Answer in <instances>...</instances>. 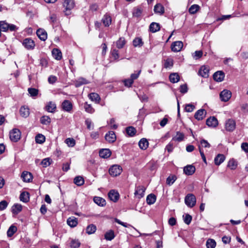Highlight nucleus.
<instances>
[{"instance_id": "nucleus-2", "label": "nucleus", "mask_w": 248, "mask_h": 248, "mask_svg": "<svg viewBox=\"0 0 248 248\" xmlns=\"http://www.w3.org/2000/svg\"><path fill=\"white\" fill-rule=\"evenodd\" d=\"M63 5L65 8V14L66 15H69L71 14V10L75 6L74 0H64Z\"/></svg>"}, {"instance_id": "nucleus-47", "label": "nucleus", "mask_w": 248, "mask_h": 248, "mask_svg": "<svg viewBox=\"0 0 248 248\" xmlns=\"http://www.w3.org/2000/svg\"><path fill=\"white\" fill-rule=\"evenodd\" d=\"M9 24L5 21H0V30L2 31H8Z\"/></svg>"}, {"instance_id": "nucleus-35", "label": "nucleus", "mask_w": 248, "mask_h": 248, "mask_svg": "<svg viewBox=\"0 0 248 248\" xmlns=\"http://www.w3.org/2000/svg\"><path fill=\"white\" fill-rule=\"evenodd\" d=\"M22 209V206L20 204H15L12 208V211L13 214H17L21 211Z\"/></svg>"}, {"instance_id": "nucleus-37", "label": "nucleus", "mask_w": 248, "mask_h": 248, "mask_svg": "<svg viewBox=\"0 0 248 248\" xmlns=\"http://www.w3.org/2000/svg\"><path fill=\"white\" fill-rule=\"evenodd\" d=\"M40 123L44 125H49L51 123V119L48 116H43L40 118Z\"/></svg>"}, {"instance_id": "nucleus-13", "label": "nucleus", "mask_w": 248, "mask_h": 248, "mask_svg": "<svg viewBox=\"0 0 248 248\" xmlns=\"http://www.w3.org/2000/svg\"><path fill=\"white\" fill-rule=\"evenodd\" d=\"M225 77V74L223 72L218 71L215 72L213 75V78L217 82H221L223 80Z\"/></svg>"}, {"instance_id": "nucleus-15", "label": "nucleus", "mask_w": 248, "mask_h": 248, "mask_svg": "<svg viewBox=\"0 0 248 248\" xmlns=\"http://www.w3.org/2000/svg\"><path fill=\"white\" fill-rule=\"evenodd\" d=\"M45 109L48 112L54 113L56 109V105L54 102L50 101L46 105Z\"/></svg>"}, {"instance_id": "nucleus-25", "label": "nucleus", "mask_w": 248, "mask_h": 248, "mask_svg": "<svg viewBox=\"0 0 248 248\" xmlns=\"http://www.w3.org/2000/svg\"><path fill=\"white\" fill-rule=\"evenodd\" d=\"M94 202L99 206H104L106 204V201L104 199L100 197H94L93 198Z\"/></svg>"}, {"instance_id": "nucleus-39", "label": "nucleus", "mask_w": 248, "mask_h": 248, "mask_svg": "<svg viewBox=\"0 0 248 248\" xmlns=\"http://www.w3.org/2000/svg\"><path fill=\"white\" fill-rule=\"evenodd\" d=\"M184 139V134L180 132H177L175 136L172 138V140L178 142L182 141Z\"/></svg>"}, {"instance_id": "nucleus-62", "label": "nucleus", "mask_w": 248, "mask_h": 248, "mask_svg": "<svg viewBox=\"0 0 248 248\" xmlns=\"http://www.w3.org/2000/svg\"><path fill=\"white\" fill-rule=\"evenodd\" d=\"M202 56V50L196 51L193 55V58L197 60L200 58Z\"/></svg>"}, {"instance_id": "nucleus-24", "label": "nucleus", "mask_w": 248, "mask_h": 248, "mask_svg": "<svg viewBox=\"0 0 248 248\" xmlns=\"http://www.w3.org/2000/svg\"><path fill=\"white\" fill-rule=\"evenodd\" d=\"M225 157L222 154H218L214 159L215 164L216 165H219L225 160Z\"/></svg>"}, {"instance_id": "nucleus-32", "label": "nucleus", "mask_w": 248, "mask_h": 248, "mask_svg": "<svg viewBox=\"0 0 248 248\" xmlns=\"http://www.w3.org/2000/svg\"><path fill=\"white\" fill-rule=\"evenodd\" d=\"M89 83L87 79L83 78H78L75 83L76 87H79L80 86Z\"/></svg>"}, {"instance_id": "nucleus-1", "label": "nucleus", "mask_w": 248, "mask_h": 248, "mask_svg": "<svg viewBox=\"0 0 248 248\" xmlns=\"http://www.w3.org/2000/svg\"><path fill=\"white\" fill-rule=\"evenodd\" d=\"M185 202L189 207L192 208L195 206L196 202V199L193 194H188L185 198Z\"/></svg>"}, {"instance_id": "nucleus-7", "label": "nucleus", "mask_w": 248, "mask_h": 248, "mask_svg": "<svg viewBox=\"0 0 248 248\" xmlns=\"http://www.w3.org/2000/svg\"><path fill=\"white\" fill-rule=\"evenodd\" d=\"M62 107L64 111L70 112L73 108V105L70 101L65 100L62 103Z\"/></svg>"}, {"instance_id": "nucleus-64", "label": "nucleus", "mask_w": 248, "mask_h": 248, "mask_svg": "<svg viewBox=\"0 0 248 248\" xmlns=\"http://www.w3.org/2000/svg\"><path fill=\"white\" fill-rule=\"evenodd\" d=\"M112 57L115 59L117 60L119 58V51L115 49H113L111 51Z\"/></svg>"}, {"instance_id": "nucleus-50", "label": "nucleus", "mask_w": 248, "mask_h": 248, "mask_svg": "<svg viewBox=\"0 0 248 248\" xmlns=\"http://www.w3.org/2000/svg\"><path fill=\"white\" fill-rule=\"evenodd\" d=\"M96 230V226L93 224L89 225L86 228V232L87 233L91 234L93 233Z\"/></svg>"}, {"instance_id": "nucleus-28", "label": "nucleus", "mask_w": 248, "mask_h": 248, "mask_svg": "<svg viewBox=\"0 0 248 248\" xmlns=\"http://www.w3.org/2000/svg\"><path fill=\"white\" fill-rule=\"evenodd\" d=\"M53 57L57 60H60L62 58V53L58 48H54L52 51Z\"/></svg>"}, {"instance_id": "nucleus-49", "label": "nucleus", "mask_w": 248, "mask_h": 248, "mask_svg": "<svg viewBox=\"0 0 248 248\" xmlns=\"http://www.w3.org/2000/svg\"><path fill=\"white\" fill-rule=\"evenodd\" d=\"M176 179L177 178L175 175H170L167 178L166 183L167 185L170 186L174 183Z\"/></svg>"}, {"instance_id": "nucleus-60", "label": "nucleus", "mask_w": 248, "mask_h": 248, "mask_svg": "<svg viewBox=\"0 0 248 248\" xmlns=\"http://www.w3.org/2000/svg\"><path fill=\"white\" fill-rule=\"evenodd\" d=\"M187 91H188V88H187V86L186 84H184L181 85L180 86V92L182 93H183V94L186 93L187 92Z\"/></svg>"}, {"instance_id": "nucleus-52", "label": "nucleus", "mask_w": 248, "mask_h": 248, "mask_svg": "<svg viewBox=\"0 0 248 248\" xmlns=\"http://www.w3.org/2000/svg\"><path fill=\"white\" fill-rule=\"evenodd\" d=\"M173 64V60L171 58H168L165 61L164 66L165 68H170L172 67Z\"/></svg>"}, {"instance_id": "nucleus-51", "label": "nucleus", "mask_w": 248, "mask_h": 248, "mask_svg": "<svg viewBox=\"0 0 248 248\" xmlns=\"http://www.w3.org/2000/svg\"><path fill=\"white\" fill-rule=\"evenodd\" d=\"M17 231V228L14 225H11L8 229L7 234L8 236H12Z\"/></svg>"}, {"instance_id": "nucleus-20", "label": "nucleus", "mask_w": 248, "mask_h": 248, "mask_svg": "<svg viewBox=\"0 0 248 248\" xmlns=\"http://www.w3.org/2000/svg\"><path fill=\"white\" fill-rule=\"evenodd\" d=\"M199 75L203 78L209 76V69L205 66H202L199 71Z\"/></svg>"}, {"instance_id": "nucleus-10", "label": "nucleus", "mask_w": 248, "mask_h": 248, "mask_svg": "<svg viewBox=\"0 0 248 248\" xmlns=\"http://www.w3.org/2000/svg\"><path fill=\"white\" fill-rule=\"evenodd\" d=\"M119 193L115 190H111L108 193V196L109 199L114 202H116L119 198Z\"/></svg>"}, {"instance_id": "nucleus-3", "label": "nucleus", "mask_w": 248, "mask_h": 248, "mask_svg": "<svg viewBox=\"0 0 248 248\" xmlns=\"http://www.w3.org/2000/svg\"><path fill=\"white\" fill-rule=\"evenodd\" d=\"M10 140L13 142H17L21 137V132L17 128H14L10 132Z\"/></svg>"}, {"instance_id": "nucleus-56", "label": "nucleus", "mask_w": 248, "mask_h": 248, "mask_svg": "<svg viewBox=\"0 0 248 248\" xmlns=\"http://www.w3.org/2000/svg\"><path fill=\"white\" fill-rule=\"evenodd\" d=\"M28 91L32 97L37 96L38 93V90L35 88H30L28 89Z\"/></svg>"}, {"instance_id": "nucleus-23", "label": "nucleus", "mask_w": 248, "mask_h": 248, "mask_svg": "<svg viewBox=\"0 0 248 248\" xmlns=\"http://www.w3.org/2000/svg\"><path fill=\"white\" fill-rule=\"evenodd\" d=\"M102 22L105 26H109L111 23V16L108 14H105L102 19Z\"/></svg>"}, {"instance_id": "nucleus-43", "label": "nucleus", "mask_w": 248, "mask_h": 248, "mask_svg": "<svg viewBox=\"0 0 248 248\" xmlns=\"http://www.w3.org/2000/svg\"><path fill=\"white\" fill-rule=\"evenodd\" d=\"M237 166V162L234 159L230 160L228 163V167L231 170H235Z\"/></svg>"}, {"instance_id": "nucleus-59", "label": "nucleus", "mask_w": 248, "mask_h": 248, "mask_svg": "<svg viewBox=\"0 0 248 248\" xmlns=\"http://www.w3.org/2000/svg\"><path fill=\"white\" fill-rule=\"evenodd\" d=\"M195 108V107L193 105L191 104H188L186 105L185 109L186 112H191L194 110Z\"/></svg>"}, {"instance_id": "nucleus-16", "label": "nucleus", "mask_w": 248, "mask_h": 248, "mask_svg": "<svg viewBox=\"0 0 248 248\" xmlns=\"http://www.w3.org/2000/svg\"><path fill=\"white\" fill-rule=\"evenodd\" d=\"M206 124L210 127H216L218 125V121L215 117H210L206 120Z\"/></svg>"}, {"instance_id": "nucleus-22", "label": "nucleus", "mask_w": 248, "mask_h": 248, "mask_svg": "<svg viewBox=\"0 0 248 248\" xmlns=\"http://www.w3.org/2000/svg\"><path fill=\"white\" fill-rule=\"evenodd\" d=\"M67 223L71 227H75L78 225V218L75 217H69L67 219Z\"/></svg>"}, {"instance_id": "nucleus-29", "label": "nucleus", "mask_w": 248, "mask_h": 248, "mask_svg": "<svg viewBox=\"0 0 248 248\" xmlns=\"http://www.w3.org/2000/svg\"><path fill=\"white\" fill-rule=\"evenodd\" d=\"M169 79L171 83H177L180 80V76L178 73H173L170 75Z\"/></svg>"}, {"instance_id": "nucleus-53", "label": "nucleus", "mask_w": 248, "mask_h": 248, "mask_svg": "<svg viewBox=\"0 0 248 248\" xmlns=\"http://www.w3.org/2000/svg\"><path fill=\"white\" fill-rule=\"evenodd\" d=\"M200 9V6L197 4H193L189 8V12L191 14H195Z\"/></svg>"}, {"instance_id": "nucleus-14", "label": "nucleus", "mask_w": 248, "mask_h": 248, "mask_svg": "<svg viewBox=\"0 0 248 248\" xmlns=\"http://www.w3.org/2000/svg\"><path fill=\"white\" fill-rule=\"evenodd\" d=\"M184 172L187 175H191L195 171V167L191 165H187L184 168Z\"/></svg>"}, {"instance_id": "nucleus-41", "label": "nucleus", "mask_w": 248, "mask_h": 248, "mask_svg": "<svg viewBox=\"0 0 248 248\" xmlns=\"http://www.w3.org/2000/svg\"><path fill=\"white\" fill-rule=\"evenodd\" d=\"M89 98L93 101H94L95 102H99L100 98L99 95L95 93H92L89 94Z\"/></svg>"}, {"instance_id": "nucleus-45", "label": "nucleus", "mask_w": 248, "mask_h": 248, "mask_svg": "<svg viewBox=\"0 0 248 248\" xmlns=\"http://www.w3.org/2000/svg\"><path fill=\"white\" fill-rule=\"evenodd\" d=\"M65 143L69 147H73L76 144L75 140L72 138H68L65 139Z\"/></svg>"}, {"instance_id": "nucleus-58", "label": "nucleus", "mask_w": 248, "mask_h": 248, "mask_svg": "<svg viewBox=\"0 0 248 248\" xmlns=\"http://www.w3.org/2000/svg\"><path fill=\"white\" fill-rule=\"evenodd\" d=\"M85 124L87 125V127L89 130L93 129V124L92 122V120L90 119H87L85 121Z\"/></svg>"}, {"instance_id": "nucleus-40", "label": "nucleus", "mask_w": 248, "mask_h": 248, "mask_svg": "<svg viewBox=\"0 0 248 248\" xmlns=\"http://www.w3.org/2000/svg\"><path fill=\"white\" fill-rule=\"evenodd\" d=\"M74 182L78 186H81L84 184V180L82 177L78 176L74 178Z\"/></svg>"}, {"instance_id": "nucleus-44", "label": "nucleus", "mask_w": 248, "mask_h": 248, "mask_svg": "<svg viewBox=\"0 0 248 248\" xmlns=\"http://www.w3.org/2000/svg\"><path fill=\"white\" fill-rule=\"evenodd\" d=\"M126 132L129 136L133 137L136 133V129L133 126H129L126 128Z\"/></svg>"}, {"instance_id": "nucleus-33", "label": "nucleus", "mask_w": 248, "mask_h": 248, "mask_svg": "<svg viewBox=\"0 0 248 248\" xmlns=\"http://www.w3.org/2000/svg\"><path fill=\"white\" fill-rule=\"evenodd\" d=\"M126 44L124 37H120L116 42V46L118 48H122Z\"/></svg>"}, {"instance_id": "nucleus-61", "label": "nucleus", "mask_w": 248, "mask_h": 248, "mask_svg": "<svg viewBox=\"0 0 248 248\" xmlns=\"http://www.w3.org/2000/svg\"><path fill=\"white\" fill-rule=\"evenodd\" d=\"M50 158H46L42 160L41 162V164L43 165V167H46L50 164Z\"/></svg>"}, {"instance_id": "nucleus-19", "label": "nucleus", "mask_w": 248, "mask_h": 248, "mask_svg": "<svg viewBox=\"0 0 248 248\" xmlns=\"http://www.w3.org/2000/svg\"><path fill=\"white\" fill-rule=\"evenodd\" d=\"M111 152L108 149H102L99 151V156L101 158H107L111 155Z\"/></svg>"}, {"instance_id": "nucleus-34", "label": "nucleus", "mask_w": 248, "mask_h": 248, "mask_svg": "<svg viewBox=\"0 0 248 248\" xmlns=\"http://www.w3.org/2000/svg\"><path fill=\"white\" fill-rule=\"evenodd\" d=\"M156 201V196L153 194L148 195L146 198V202L149 204H154Z\"/></svg>"}, {"instance_id": "nucleus-4", "label": "nucleus", "mask_w": 248, "mask_h": 248, "mask_svg": "<svg viewBox=\"0 0 248 248\" xmlns=\"http://www.w3.org/2000/svg\"><path fill=\"white\" fill-rule=\"evenodd\" d=\"M122 171V168L120 166L114 165L109 168V173L111 176L115 177L120 175Z\"/></svg>"}, {"instance_id": "nucleus-46", "label": "nucleus", "mask_w": 248, "mask_h": 248, "mask_svg": "<svg viewBox=\"0 0 248 248\" xmlns=\"http://www.w3.org/2000/svg\"><path fill=\"white\" fill-rule=\"evenodd\" d=\"M84 108L86 112L89 113H93L94 112V109L92 107V105L88 104L87 102L84 104Z\"/></svg>"}, {"instance_id": "nucleus-18", "label": "nucleus", "mask_w": 248, "mask_h": 248, "mask_svg": "<svg viewBox=\"0 0 248 248\" xmlns=\"http://www.w3.org/2000/svg\"><path fill=\"white\" fill-rule=\"evenodd\" d=\"M36 34L40 40L42 41H45L47 39V32L43 29L37 30Z\"/></svg>"}, {"instance_id": "nucleus-27", "label": "nucleus", "mask_w": 248, "mask_h": 248, "mask_svg": "<svg viewBox=\"0 0 248 248\" xmlns=\"http://www.w3.org/2000/svg\"><path fill=\"white\" fill-rule=\"evenodd\" d=\"M154 12L156 14L162 15L164 13V8L160 3L156 4L154 7Z\"/></svg>"}, {"instance_id": "nucleus-21", "label": "nucleus", "mask_w": 248, "mask_h": 248, "mask_svg": "<svg viewBox=\"0 0 248 248\" xmlns=\"http://www.w3.org/2000/svg\"><path fill=\"white\" fill-rule=\"evenodd\" d=\"M21 177L24 182H30L32 178V176L31 173L24 171L21 174Z\"/></svg>"}, {"instance_id": "nucleus-8", "label": "nucleus", "mask_w": 248, "mask_h": 248, "mask_svg": "<svg viewBox=\"0 0 248 248\" xmlns=\"http://www.w3.org/2000/svg\"><path fill=\"white\" fill-rule=\"evenodd\" d=\"M225 128L228 131H232L235 128V122L232 119L228 120L225 124Z\"/></svg>"}, {"instance_id": "nucleus-54", "label": "nucleus", "mask_w": 248, "mask_h": 248, "mask_svg": "<svg viewBox=\"0 0 248 248\" xmlns=\"http://www.w3.org/2000/svg\"><path fill=\"white\" fill-rule=\"evenodd\" d=\"M145 190V188L143 186H139L137 187V189L135 191V194H139L141 197H143L144 196V193Z\"/></svg>"}, {"instance_id": "nucleus-63", "label": "nucleus", "mask_w": 248, "mask_h": 248, "mask_svg": "<svg viewBox=\"0 0 248 248\" xmlns=\"http://www.w3.org/2000/svg\"><path fill=\"white\" fill-rule=\"evenodd\" d=\"M49 21L52 23H55L57 21V16L55 14H51L49 16Z\"/></svg>"}, {"instance_id": "nucleus-42", "label": "nucleus", "mask_w": 248, "mask_h": 248, "mask_svg": "<svg viewBox=\"0 0 248 248\" xmlns=\"http://www.w3.org/2000/svg\"><path fill=\"white\" fill-rule=\"evenodd\" d=\"M45 137L41 134H38L35 137V141L37 143H43L45 141Z\"/></svg>"}, {"instance_id": "nucleus-36", "label": "nucleus", "mask_w": 248, "mask_h": 248, "mask_svg": "<svg viewBox=\"0 0 248 248\" xmlns=\"http://www.w3.org/2000/svg\"><path fill=\"white\" fill-rule=\"evenodd\" d=\"M133 45L135 47H141L143 45L142 39L140 37H136L133 41Z\"/></svg>"}, {"instance_id": "nucleus-26", "label": "nucleus", "mask_w": 248, "mask_h": 248, "mask_svg": "<svg viewBox=\"0 0 248 248\" xmlns=\"http://www.w3.org/2000/svg\"><path fill=\"white\" fill-rule=\"evenodd\" d=\"M149 145V142L146 139L142 138L139 142V146L142 150H146Z\"/></svg>"}, {"instance_id": "nucleus-6", "label": "nucleus", "mask_w": 248, "mask_h": 248, "mask_svg": "<svg viewBox=\"0 0 248 248\" xmlns=\"http://www.w3.org/2000/svg\"><path fill=\"white\" fill-rule=\"evenodd\" d=\"M22 45L28 50H32L35 47L34 42L31 38H26L23 41Z\"/></svg>"}, {"instance_id": "nucleus-38", "label": "nucleus", "mask_w": 248, "mask_h": 248, "mask_svg": "<svg viewBox=\"0 0 248 248\" xmlns=\"http://www.w3.org/2000/svg\"><path fill=\"white\" fill-rule=\"evenodd\" d=\"M115 237L114 232L113 231L110 230L107 232L105 234V238L107 240L111 241Z\"/></svg>"}, {"instance_id": "nucleus-12", "label": "nucleus", "mask_w": 248, "mask_h": 248, "mask_svg": "<svg viewBox=\"0 0 248 248\" xmlns=\"http://www.w3.org/2000/svg\"><path fill=\"white\" fill-rule=\"evenodd\" d=\"M206 114V110L204 109H201L196 112L194 117L196 119L200 121L202 120L205 117Z\"/></svg>"}, {"instance_id": "nucleus-30", "label": "nucleus", "mask_w": 248, "mask_h": 248, "mask_svg": "<svg viewBox=\"0 0 248 248\" xmlns=\"http://www.w3.org/2000/svg\"><path fill=\"white\" fill-rule=\"evenodd\" d=\"M160 27L159 23L155 22H152L150 26L149 30L152 32H155L160 30Z\"/></svg>"}, {"instance_id": "nucleus-11", "label": "nucleus", "mask_w": 248, "mask_h": 248, "mask_svg": "<svg viewBox=\"0 0 248 248\" xmlns=\"http://www.w3.org/2000/svg\"><path fill=\"white\" fill-rule=\"evenodd\" d=\"M105 139L109 143L114 142L116 140V136L114 132L110 131L107 133L105 135Z\"/></svg>"}, {"instance_id": "nucleus-17", "label": "nucleus", "mask_w": 248, "mask_h": 248, "mask_svg": "<svg viewBox=\"0 0 248 248\" xmlns=\"http://www.w3.org/2000/svg\"><path fill=\"white\" fill-rule=\"evenodd\" d=\"M19 113L22 117L27 118L30 115V109L27 106H22L19 109Z\"/></svg>"}, {"instance_id": "nucleus-57", "label": "nucleus", "mask_w": 248, "mask_h": 248, "mask_svg": "<svg viewBox=\"0 0 248 248\" xmlns=\"http://www.w3.org/2000/svg\"><path fill=\"white\" fill-rule=\"evenodd\" d=\"M80 245V243L78 240L73 239L70 244L71 248H78Z\"/></svg>"}, {"instance_id": "nucleus-9", "label": "nucleus", "mask_w": 248, "mask_h": 248, "mask_svg": "<svg viewBox=\"0 0 248 248\" xmlns=\"http://www.w3.org/2000/svg\"><path fill=\"white\" fill-rule=\"evenodd\" d=\"M183 46V44L181 41H176L173 42L171 46V50L173 52L180 51Z\"/></svg>"}, {"instance_id": "nucleus-5", "label": "nucleus", "mask_w": 248, "mask_h": 248, "mask_svg": "<svg viewBox=\"0 0 248 248\" xmlns=\"http://www.w3.org/2000/svg\"><path fill=\"white\" fill-rule=\"evenodd\" d=\"M220 98L222 101H228L232 96V93L228 90H223L221 91L219 94Z\"/></svg>"}, {"instance_id": "nucleus-55", "label": "nucleus", "mask_w": 248, "mask_h": 248, "mask_svg": "<svg viewBox=\"0 0 248 248\" xmlns=\"http://www.w3.org/2000/svg\"><path fill=\"white\" fill-rule=\"evenodd\" d=\"M142 14V10L140 8L137 7L134 9L133 16L135 17H139Z\"/></svg>"}, {"instance_id": "nucleus-48", "label": "nucleus", "mask_w": 248, "mask_h": 248, "mask_svg": "<svg viewBox=\"0 0 248 248\" xmlns=\"http://www.w3.org/2000/svg\"><path fill=\"white\" fill-rule=\"evenodd\" d=\"M207 248H215L216 246V241L212 239H208L206 243Z\"/></svg>"}, {"instance_id": "nucleus-31", "label": "nucleus", "mask_w": 248, "mask_h": 248, "mask_svg": "<svg viewBox=\"0 0 248 248\" xmlns=\"http://www.w3.org/2000/svg\"><path fill=\"white\" fill-rule=\"evenodd\" d=\"M20 200L24 202H27L30 200L29 193L28 192L24 191L20 195Z\"/></svg>"}]
</instances>
